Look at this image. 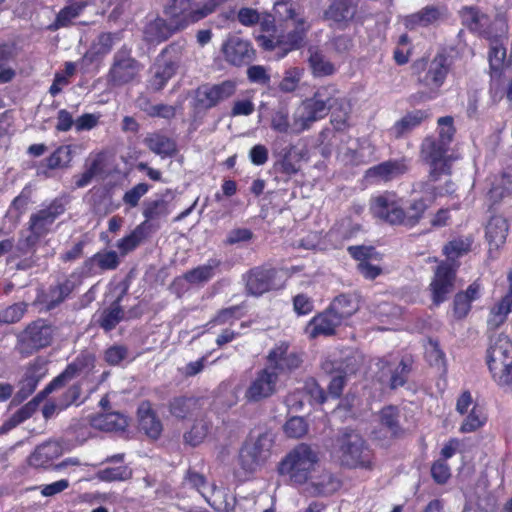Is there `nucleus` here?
<instances>
[{
    "label": "nucleus",
    "mask_w": 512,
    "mask_h": 512,
    "mask_svg": "<svg viewBox=\"0 0 512 512\" xmlns=\"http://www.w3.org/2000/svg\"><path fill=\"white\" fill-rule=\"evenodd\" d=\"M274 11L275 15L266 13L261 17L256 9L242 7L237 19L246 27L259 24L260 34L256 37L258 45L264 51L277 50L278 58H284L305 46L311 23L292 0L277 1Z\"/></svg>",
    "instance_id": "f257e3e1"
},
{
    "label": "nucleus",
    "mask_w": 512,
    "mask_h": 512,
    "mask_svg": "<svg viewBox=\"0 0 512 512\" xmlns=\"http://www.w3.org/2000/svg\"><path fill=\"white\" fill-rule=\"evenodd\" d=\"M438 195L442 196L443 193L434 191L432 199L415 198L410 201L409 206L405 209L402 197L395 191H384L371 197L369 210L373 218L385 224L412 229L424 219L433 199Z\"/></svg>",
    "instance_id": "f03ea898"
},
{
    "label": "nucleus",
    "mask_w": 512,
    "mask_h": 512,
    "mask_svg": "<svg viewBox=\"0 0 512 512\" xmlns=\"http://www.w3.org/2000/svg\"><path fill=\"white\" fill-rule=\"evenodd\" d=\"M456 128L452 116H443L437 120V134L427 135L419 147V157L429 166V180L436 182L441 176L452 174L455 157L450 154Z\"/></svg>",
    "instance_id": "7ed1b4c3"
},
{
    "label": "nucleus",
    "mask_w": 512,
    "mask_h": 512,
    "mask_svg": "<svg viewBox=\"0 0 512 512\" xmlns=\"http://www.w3.org/2000/svg\"><path fill=\"white\" fill-rule=\"evenodd\" d=\"M453 68L454 58L446 49L438 51L431 60L416 59L411 65V74L423 90L412 94L410 103L436 99Z\"/></svg>",
    "instance_id": "20e7f679"
},
{
    "label": "nucleus",
    "mask_w": 512,
    "mask_h": 512,
    "mask_svg": "<svg viewBox=\"0 0 512 512\" xmlns=\"http://www.w3.org/2000/svg\"><path fill=\"white\" fill-rule=\"evenodd\" d=\"M342 100L336 84L319 86L311 97L302 101L300 108L295 112L293 132L300 134L309 130L315 122L324 119L331 109L341 105Z\"/></svg>",
    "instance_id": "39448f33"
},
{
    "label": "nucleus",
    "mask_w": 512,
    "mask_h": 512,
    "mask_svg": "<svg viewBox=\"0 0 512 512\" xmlns=\"http://www.w3.org/2000/svg\"><path fill=\"white\" fill-rule=\"evenodd\" d=\"M318 452L307 443H298L278 462L277 473L293 487H302L312 480L319 464Z\"/></svg>",
    "instance_id": "423d86ee"
},
{
    "label": "nucleus",
    "mask_w": 512,
    "mask_h": 512,
    "mask_svg": "<svg viewBox=\"0 0 512 512\" xmlns=\"http://www.w3.org/2000/svg\"><path fill=\"white\" fill-rule=\"evenodd\" d=\"M289 277L287 268L263 263L247 270L242 275V281L246 295L261 297L266 293L282 290Z\"/></svg>",
    "instance_id": "0eeeda50"
},
{
    "label": "nucleus",
    "mask_w": 512,
    "mask_h": 512,
    "mask_svg": "<svg viewBox=\"0 0 512 512\" xmlns=\"http://www.w3.org/2000/svg\"><path fill=\"white\" fill-rule=\"evenodd\" d=\"M67 204L68 200L65 197H56L48 205L31 214L28 221L29 235L25 238L27 247H35L51 232L54 222L66 212Z\"/></svg>",
    "instance_id": "6e6552de"
},
{
    "label": "nucleus",
    "mask_w": 512,
    "mask_h": 512,
    "mask_svg": "<svg viewBox=\"0 0 512 512\" xmlns=\"http://www.w3.org/2000/svg\"><path fill=\"white\" fill-rule=\"evenodd\" d=\"M54 326L46 319L38 318L29 323L18 335L16 350L26 358L49 347L54 338Z\"/></svg>",
    "instance_id": "1a4fd4ad"
},
{
    "label": "nucleus",
    "mask_w": 512,
    "mask_h": 512,
    "mask_svg": "<svg viewBox=\"0 0 512 512\" xmlns=\"http://www.w3.org/2000/svg\"><path fill=\"white\" fill-rule=\"evenodd\" d=\"M339 457L343 466L349 468H373V453L365 440L354 431H345L338 438Z\"/></svg>",
    "instance_id": "9d476101"
},
{
    "label": "nucleus",
    "mask_w": 512,
    "mask_h": 512,
    "mask_svg": "<svg viewBox=\"0 0 512 512\" xmlns=\"http://www.w3.org/2000/svg\"><path fill=\"white\" fill-rule=\"evenodd\" d=\"M142 64L132 55V48L122 45L113 55L107 72V82L111 87H123L138 80Z\"/></svg>",
    "instance_id": "9b49d317"
},
{
    "label": "nucleus",
    "mask_w": 512,
    "mask_h": 512,
    "mask_svg": "<svg viewBox=\"0 0 512 512\" xmlns=\"http://www.w3.org/2000/svg\"><path fill=\"white\" fill-rule=\"evenodd\" d=\"M329 3L324 9L322 19L332 29L345 30L353 24L362 25L366 16L361 0H328Z\"/></svg>",
    "instance_id": "f8f14e48"
},
{
    "label": "nucleus",
    "mask_w": 512,
    "mask_h": 512,
    "mask_svg": "<svg viewBox=\"0 0 512 512\" xmlns=\"http://www.w3.org/2000/svg\"><path fill=\"white\" fill-rule=\"evenodd\" d=\"M273 444V439L267 433H261L256 438L248 437L239 450L240 468L245 473L256 472L271 457Z\"/></svg>",
    "instance_id": "ddd939ff"
},
{
    "label": "nucleus",
    "mask_w": 512,
    "mask_h": 512,
    "mask_svg": "<svg viewBox=\"0 0 512 512\" xmlns=\"http://www.w3.org/2000/svg\"><path fill=\"white\" fill-rule=\"evenodd\" d=\"M196 1L170 0L164 8V14L171 23L176 24V29L183 31L213 13L207 0L200 4Z\"/></svg>",
    "instance_id": "4468645a"
},
{
    "label": "nucleus",
    "mask_w": 512,
    "mask_h": 512,
    "mask_svg": "<svg viewBox=\"0 0 512 512\" xmlns=\"http://www.w3.org/2000/svg\"><path fill=\"white\" fill-rule=\"evenodd\" d=\"M183 55V45L173 42L166 46L156 59L154 72L149 79V87L154 91L162 90L175 75Z\"/></svg>",
    "instance_id": "2eb2a0df"
},
{
    "label": "nucleus",
    "mask_w": 512,
    "mask_h": 512,
    "mask_svg": "<svg viewBox=\"0 0 512 512\" xmlns=\"http://www.w3.org/2000/svg\"><path fill=\"white\" fill-rule=\"evenodd\" d=\"M48 365L49 360L46 357L37 356L22 368V374L16 383L13 404L23 403L36 391L39 383L48 375Z\"/></svg>",
    "instance_id": "dca6fc26"
},
{
    "label": "nucleus",
    "mask_w": 512,
    "mask_h": 512,
    "mask_svg": "<svg viewBox=\"0 0 512 512\" xmlns=\"http://www.w3.org/2000/svg\"><path fill=\"white\" fill-rule=\"evenodd\" d=\"M96 358L92 353L82 351L68 363L65 369L54 377L40 392L46 398L52 392L61 389L81 374H89L95 367Z\"/></svg>",
    "instance_id": "f3484780"
},
{
    "label": "nucleus",
    "mask_w": 512,
    "mask_h": 512,
    "mask_svg": "<svg viewBox=\"0 0 512 512\" xmlns=\"http://www.w3.org/2000/svg\"><path fill=\"white\" fill-rule=\"evenodd\" d=\"M303 359L298 352L289 351V343L281 341L276 344L266 356L265 369L275 373L279 380L280 375H288L300 368Z\"/></svg>",
    "instance_id": "a211bd4d"
},
{
    "label": "nucleus",
    "mask_w": 512,
    "mask_h": 512,
    "mask_svg": "<svg viewBox=\"0 0 512 512\" xmlns=\"http://www.w3.org/2000/svg\"><path fill=\"white\" fill-rule=\"evenodd\" d=\"M457 271L458 269L444 261H441L437 265L433 279L429 285L434 305L438 306L447 300L448 295L454 289Z\"/></svg>",
    "instance_id": "6ab92c4d"
},
{
    "label": "nucleus",
    "mask_w": 512,
    "mask_h": 512,
    "mask_svg": "<svg viewBox=\"0 0 512 512\" xmlns=\"http://www.w3.org/2000/svg\"><path fill=\"white\" fill-rule=\"evenodd\" d=\"M278 381L275 373H270V370H258L245 390V400L249 403H259L272 397L277 392Z\"/></svg>",
    "instance_id": "aec40b11"
},
{
    "label": "nucleus",
    "mask_w": 512,
    "mask_h": 512,
    "mask_svg": "<svg viewBox=\"0 0 512 512\" xmlns=\"http://www.w3.org/2000/svg\"><path fill=\"white\" fill-rule=\"evenodd\" d=\"M449 18V9L446 4L426 5L415 13L404 17V25L409 30L418 27L427 28L430 26H439Z\"/></svg>",
    "instance_id": "412c9836"
},
{
    "label": "nucleus",
    "mask_w": 512,
    "mask_h": 512,
    "mask_svg": "<svg viewBox=\"0 0 512 512\" xmlns=\"http://www.w3.org/2000/svg\"><path fill=\"white\" fill-rule=\"evenodd\" d=\"M225 60L234 66L250 63L255 57V50L250 41L236 35H230L222 45Z\"/></svg>",
    "instance_id": "4be33fe9"
},
{
    "label": "nucleus",
    "mask_w": 512,
    "mask_h": 512,
    "mask_svg": "<svg viewBox=\"0 0 512 512\" xmlns=\"http://www.w3.org/2000/svg\"><path fill=\"white\" fill-rule=\"evenodd\" d=\"M342 323L328 308L315 314L306 324L304 333L310 340L330 337L336 334Z\"/></svg>",
    "instance_id": "5701e85b"
},
{
    "label": "nucleus",
    "mask_w": 512,
    "mask_h": 512,
    "mask_svg": "<svg viewBox=\"0 0 512 512\" xmlns=\"http://www.w3.org/2000/svg\"><path fill=\"white\" fill-rule=\"evenodd\" d=\"M80 285L81 281L75 273L50 285L43 300L46 309L50 311L58 308Z\"/></svg>",
    "instance_id": "b1692460"
},
{
    "label": "nucleus",
    "mask_w": 512,
    "mask_h": 512,
    "mask_svg": "<svg viewBox=\"0 0 512 512\" xmlns=\"http://www.w3.org/2000/svg\"><path fill=\"white\" fill-rule=\"evenodd\" d=\"M409 168V159L406 157L389 159L370 167L366 171V178L389 182L406 174L409 171Z\"/></svg>",
    "instance_id": "393cba45"
},
{
    "label": "nucleus",
    "mask_w": 512,
    "mask_h": 512,
    "mask_svg": "<svg viewBox=\"0 0 512 512\" xmlns=\"http://www.w3.org/2000/svg\"><path fill=\"white\" fill-rule=\"evenodd\" d=\"M512 362V343L506 339H497L489 346L486 353V363L494 379Z\"/></svg>",
    "instance_id": "a878e982"
},
{
    "label": "nucleus",
    "mask_w": 512,
    "mask_h": 512,
    "mask_svg": "<svg viewBox=\"0 0 512 512\" xmlns=\"http://www.w3.org/2000/svg\"><path fill=\"white\" fill-rule=\"evenodd\" d=\"M511 313L512 279L505 294L490 305L486 319L487 329L492 332L499 330L507 322Z\"/></svg>",
    "instance_id": "bb28decb"
},
{
    "label": "nucleus",
    "mask_w": 512,
    "mask_h": 512,
    "mask_svg": "<svg viewBox=\"0 0 512 512\" xmlns=\"http://www.w3.org/2000/svg\"><path fill=\"white\" fill-rule=\"evenodd\" d=\"M483 294V286L479 279L473 281L464 291H459L453 299V317L456 320L465 319L472 309V303L479 300Z\"/></svg>",
    "instance_id": "cd10ccee"
},
{
    "label": "nucleus",
    "mask_w": 512,
    "mask_h": 512,
    "mask_svg": "<svg viewBox=\"0 0 512 512\" xmlns=\"http://www.w3.org/2000/svg\"><path fill=\"white\" fill-rule=\"evenodd\" d=\"M138 426L149 438L157 440L163 431V424L149 400L142 401L137 408Z\"/></svg>",
    "instance_id": "c85d7f7f"
},
{
    "label": "nucleus",
    "mask_w": 512,
    "mask_h": 512,
    "mask_svg": "<svg viewBox=\"0 0 512 512\" xmlns=\"http://www.w3.org/2000/svg\"><path fill=\"white\" fill-rule=\"evenodd\" d=\"M430 116L431 113L429 109H414L407 111L392 125L390 132L395 139H402L420 127L423 122L430 118Z\"/></svg>",
    "instance_id": "c756f323"
},
{
    "label": "nucleus",
    "mask_w": 512,
    "mask_h": 512,
    "mask_svg": "<svg viewBox=\"0 0 512 512\" xmlns=\"http://www.w3.org/2000/svg\"><path fill=\"white\" fill-rule=\"evenodd\" d=\"M474 238L471 235H458L451 238L442 248V254L446 257L445 263L459 269V259L467 256L472 251Z\"/></svg>",
    "instance_id": "7c9ffc66"
},
{
    "label": "nucleus",
    "mask_w": 512,
    "mask_h": 512,
    "mask_svg": "<svg viewBox=\"0 0 512 512\" xmlns=\"http://www.w3.org/2000/svg\"><path fill=\"white\" fill-rule=\"evenodd\" d=\"M119 265V257L113 250H103L88 257L82 264L83 273L88 276L101 274L104 271L115 270Z\"/></svg>",
    "instance_id": "2f4dec72"
},
{
    "label": "nucleus",
    "mask_w": 512,
    "mask_h": 512,
    "mask_svg": "<svg viewBox=\"0 0 512 512\" xmlns=\"http://www.w3.org/2000/svg\"><path fill=\"white\" fill-rule=\"evenodd\" d=\"M305 485L311 496L318 497L334 494L341 488L342 482L332 472L324 469L316 476L313 474L312 480Z\"/></svg>",
    "instance_id": "473e14b6"
},
{
    "label": "nucleus",
    "mask_w": 512,
    "mask_h": 512,
    "mask_svg": "<svg viewBox=\"0 0 512 512\" xmlns=\"http://www.w3.org/2000/svg\"><path fill=\"white\" fill-rule=\"evenodd\" d=\"M221 264V260L210 258L206 264L192 268L186 271L182 276L176 277L173 281V285H178L182 281H186L191 285H203L215 276V270L218 269Z\"/></svg>",
    "instance_id": "72a5a7b5"
},
{
    "label": "nucleus",
    "mask_w": 512,
    "mask_h": 512,
    "mask_svg": "<svg viewBox=\"0 0 512 512\" xmlns=\"http://www.w3.org/2000/svg\"><path fill=\"white\" fill-rule=\"evenodd\" d=\"M170 214L169 202L163 198L145 200L143 203L142 215L146 223L145 226L152 233L156 232L160 225L156 223V220L166 218Z\"/></svg>",
    "instance_id": "f704fd0d"
},
{
    "label": "nucleus",
    "mask_w": 512,
    "mask_h": 512,
    "mask_svg": "<svg viewBox=\"0 0 512 512\" xmlns=\"http://www.w3.org/2000/svg\"><path fill=\"white\" fill-rule=\"evenodd\" d=\"M45 399L41 392H38L30 401L15 411L9 419L0 426V435L5 434L31 418L38 410L40 403Z\"/></svg>",
    "instance_id": "c9c22d12"
},
{
    "label": "nucleus",
    "mask_w": 512,
    "mask_h": 512,
    "mask_svg": "<svg viewBox=\"0 0 512 512\" xmlns=\"http://www.w3.org/2000/svg\"><path fill=\"white\" fill-rule=\"evenodd\" d=\"M45 399L41 392H38L30 401L15 411L9 419L0 426V435L5 434L31 418L38 410L40 403Z\"/></svg>",
    "instance_id": "e433bc0d"
},
{
    "label": "nucleus",
    "mask_w": 512,
    "mask_h": 512,
    "mask_svg": "<svg viewBox=\"0 0 512 512\" xmlns=\"http://www.w3.org/2000/svg\"><path fill=\"white\" fill-rule=\"evenodd\" d=\"M170 415L179 420L192 418L199 410V399L194 396L179 395L171 398L167 404Z\"/></svg>",
    "instance_id": "4c0bfd02"
},
{
    "label": "nucleus",
    "mask_w": 512,
    "mask_h": 512,
    "mask_svg": "<svg viewBox=\"0 0 512 512\" xmlns=\"http://www.w3.org/2000/svg\"><path fill=\"white\" fill-rule=\"evenodd\" d=\"M321 368L325 373L332 375L328 385V394L334 399L340 398L347 382V373L342 368V363L327 359L322 362Z\"/></svg>",
    "instance_id": "58836bf2"
},
{
    "label": "nucleus",
    "mask_w": 512,
    "mask_h": 512,
    "mask_svg": "<svg viewBox=\"0 0 512 512\" xmlns=\"http://www.w3.org/2000/svg\"><path fill=\"white\" fill-rule=\"evenodd\" d=\"M61 455L60 446L48 441L38 445L28 457V464L34 468H49L53 461Z\"/></svg>",
    "instance_id": "ea45409f"
},
{
    "label": "nucleus",
    "mask_w": 512,
    "mask_h": 512,
    "mask_svg": "<svg viewBox=\"0 0 512 512\" xmlns=\"http://www.w3.org/2000/svg\"><path fill=\"white\" fill-rule=\"evenodd\" d=\"M143 143L151 152L162 158L173 157L178 151L176 141L161 132L148 133Z\"/></svg>",
    "instance_id": "a19ab883"
},
{
    "label": "nucleus",
    "mask_w": 512,
    "mask_h": 512,
    "mask_svg": "<svg viewBox=\"0 0 512 512\" xmlns=\"http://www.w3.org/2000/svg\"><path fill=\"white\" fill-rule=\"evenodd\" d=\"M327 308L342 323L358 311L359 302L353 294L342 293L336 296Z\"/></svg>",
    "instance_id": "79ce46f5"
},
{
    "label": "nucleus",
    "mask_w": 512,
    "mask_h": 512,
    "mask_svg": "<svg viewBox=\"0 0 512 512\" xmlns=\"http://www.w3.org/2000/svg\"><path fill=\"white\" fill-rule=\"evenodd\" d=\"M72 159L73 155L71 146L60 145L46 158L45 169L39 172V174L48 178L51 176L50 171L70 167Z\"/></svg>",
    "instance_id": "37998d69"
},
{
    "label": "nucleus",
    "mask_w": 512,
    "mask_h": 512,
    "mask_svg": "<svg viewBox=\"0 0 512 512\" xmlns=\"http://www.w3.org/2000/svg\"><path fill=\"white\" fill-rule=\"evenodd\" d=\"M91 425L103 431H124L128 426V419L119 412H106L94 416Z\"/></svg>",
    "instance_id": "c03bdc74"
},
{
    "label": "nucleus",
    "mask_w": 512,
    "mask_h": 512,
    "mask_svg": "<svg viewBox=\"0 0 512 512\" xmlns=\"http://www.w3.org/2000/svg\"><path fill=\"white\" fill-rule=\"evenodd\" d=\"M462 25L471 33L479 35L483 27L488 23L489 16L476 6H464L459 11Z\"/></svg>",
    "instance_id": "a18cd8bd"
},
{
    "label": "nucleus",
    "mask_w": 512,
    "mask_h": 512,
    "mask_svg": "<svg viewBox=\"0 0 512 512\" xmlns=\"http://www.w3.org/2000/svg\"><path fill=\"white\" fill-rule=\"evenodd\" d=\"M68 3L56 15L51 27L59 29L71 25L72 20L77 18L88 6L87 0H66Z\"/></svg>",
    "instance_id": "49530a36"
},
{
    "label": "nucleus",
    "mask_w": 512,
    "mask_h": 512,
    "mask_svg": "<svg viewBox=\"0 0 512 512\" xmlns=\"http://www.w3.org/2000/svg\"><path fill=\"white\" fill-rule=\"evenodd\" d=\"M308 66L317 78L332 76L336 72L335 65L319 49L309 51Z\"/></svg>",
    "instance_id": "de8ad7c7"
},
{
    "label": "nucleus",
    "mask_w": 512,
    "mask_h": 512,
    "mask_svg": "<svg viewBox=\"0 0 512 512\" xmlns=\"http://www.w3.org/2000/svg\"><path fill=\"white\" fill-rule=\"evenodd\" d=\"M246 308V302H242L240 304L218 310L215 316L205 324L206 331H209L217 325H224L241 319L246 313Z\"/></svg>",
    "instance_id": "09e8293b"
},
{
    "label": "nucleus",
    "mask_w": 512,
    "mask_h": 512,
    "mask_svg": "<svg viewBox=\"0 0 512 512\" xmlns=\"http://www.w3.org/2000/svg\"><path fill=\"white\" fill-rule=\"evenodd\" d=\"M121 298L118 297L108 308L100 313L97 324L104 331L109 332L116 328L124 317V310L120 305Z\"/></svg>",
    "instance_id": "8fccbe9b"
},
{
    "label": "nucleus",
    "mask_w": 512,
    "mask_h": 512,
    "mask_svg": "<svg viewBox=\"0 0 512 512\" xmlns=\"http://www.w3.org/2000/svg\"><path fill=\"white\" fill-rule=\"evenodd\" d=\"M182 31L181 29H176V24L171 23V21L163 18H157L147 27V34L151 41H155L157 43H161L169 39L172 35L177 32Z\"/></svg>",
    "instance_id": "3c124183"
},
{
    "label": "nucleus",
    "mask_w": 512,
    "mask_h": 512,
    "mask_svg": "<svg viewBox=\"0 0 512 512\" xmlns=\"http://www.w3.org/2000/svg\"><path fill=\"white\" fill-rule=\"evenodd\" d=\"M508 230L509 225L506 219L501 216H493L486 226V238L490 244L498 247L505 243Z\"/></svg>",
    "instance_id": "603ef678"
},
{
    "label": "nucleus",
    "mask_w": 512,
    "mask_h": 512,
    "mask_svg": "<svg viewBox=\"0 0 512 512\" xmlns=\"http://www.w3.org/2000/svg\"><path fill=\"white\" fill-rule=\"evenodd\" d=\"M145 226L146 223L138 224L134 230L119 240L118 248L124 254L134 251L144 240L151 236L152 232Z\"/></svg>",
    "instance_id": "864d4df0"
},
{
    "label": "nucleus",
    "mask_w": 512,
    "mask_h": 512,
    "mask_svg": "<svg viewBox=\"0 0 512 512\" xmlns=\"http://www.w3.org/2000/svg\"><path fill=\"white\" fill-rule=\"evenodd\" d=\"M379 420L381 426L390 432L391 437L398 438L403 433L399 423V409L396 406L383 407L379 412Z\"/></svg>",
    "instance_id": "5fc2aeb1"
},
{
    "label": "nucleus",
    "mask_w": 512,
    "mask_h": 512,
    "mask_svg": "<svg viewBox=\"0 0 512 512\" xmlns=\"http://www.w3.org/2000/svg\"><path fill=\"white\" fill-rule=\"evenodd\" d=\"M506 47L504 42L490 44L488 52L489 69L492 78L502 75L505 66Z\"/></svg>",
    "instance_id": "6e6d98bb"
},
{
    "label": "nucleus",
    "mask_w": 512,
    "mask_h": 512,
    "mask_svg": "<svg viewBox=\"0 0 512 512\" xmlns=\"http://www.w3.org/2000/svg\"><path fill=\"white\" fill-rule=\"evenodd\" d=\"M478 36L487 39L490 44L504 42L507 39V25L501 20H492L489 17L488 23Z\"/></svg>",
    "instance_id": "4d7b16f0"
},
{
    "label": "nucleus",
    "mask_w": 512,
    "mask_h": 512,
    "mask_svg": "<svg viewBox=\"0 0 512 512\" xmlns=\"http://www.w3.org/2000/svg\"><path fill=\"white\" fill-rule=\"evenodd\" d=\"M413 359L411 356H404L400 360L398 366L392 371L389 387L391 389H397L404 386L409 378V374L412 371Z\"/></svg>",
    "instance_id": "13d9d810"
},
{
    "label": "nucleus",
    "mask_w": 512,
    "mask_h": 512,
    "mask_svg": "<svg viewBox=\"0 0 512 512\" xmlns=\"http://www.w3.org/2000/svg\"><path fill=\"white\" fill-rule=\"evenodd\" d=\"M133 472L127 465L105 467L96 472V478L103 482H121L132 478Z\"/></svg>",
    "instance_id": "bf43d9fd"
},
{
    "label": "nucleus",
    "mask_w": 512,
    "mask_h": 512,
    "mask_svg": "<svg viewBox=\"0 0 512 512\" xmlns=\"http://www.w3.org/2000/svg\"><path fill=\"white\" fill-rule=\"evenodd\" d=\"M195 108L211 109L218 105L214 90L211 84H203L195 90Z\"/></svg>",
    "instance_id": "052dcab7"
},
{
    "label": "nucleus",
    "mask_w": 512,
    "mask_h": 512,
    "mask_svg": "<svg viewBox=\"0 0 512 512\" xmlns=\"http://www.w3.org/2000/svg\"><path fill=\"white\" fill-rule=\"evenodd\" d=\"M489 197L493 202H499L504 197L512 194V174L503 172L499 183L492 186L489 190Z\"/></svg>",
    "instance_id": "680f3d73"
},
{
    "label": "nucleus",
    "mask_w": 512,
    "mask_h": 512,
    "mask_svg": "<svg viewBox=\"0 0 512 512\" xmlns=\"http://www.w3.org/2000/svg\"><path fill=\"white\" fill-rule=\"evenodd\" d=\"M486 423V416L483 414L481 408L474 405L470 413L466 416L460 426V432L470 433L478 430Z\"/></svg>",
    "instance_id": "e2e57ef3"
},
{
    "label": "nucleus",
    "mask_w": 512,
    "mask_h": 512,
    "mask_svg": "<svg viewBox=\"0 0 512 512\" xmlns=\"http://www.w3.org/2000/svg\"><path fill=\"white\" fill-rule=\"evenodd\" d=\"M283 430L287 437L299 439L307 434L308 423L303 417L293 416L285 422Z\"/></svg>",
    "instance_id": "0e129e2a"
},
{
    "label": "nucleus",
    "mask_w": 512,
    "mask_h": 512,
    "mask_svg": "<svg viewBox=\"0 0 512 512\" xmlns=\"http://www.w3.org/2000/svg\"><path fill=\"white\" fill-rule=\"evenodd\" d=\"M430 475L436 484L445 485L452 476L451 467L447 462L436 459L431 464Z\"/></svg>",
    "instance_id": "69168bd1"
},
{
    "label": "nucleus",
    "mask_w": 512,
    "mask_h": 512,
    "mask_svg": "<svg viewBox=\"0 0 512 512\" xmlns=\"http://www.w3.org/2000/svg\"><path fill=\"white\" fill-rule=\"evenodd\" d=\"M293 123L289 122V111L287 108L282 107L276 110L271 118V128L278 133H293Z\"/></svg>",
    "instance_id": "338daca9"
},
{
    "label": "nucleus",
    "mask_w": 512,
    "mask_h": 512,
    "mask_svg": "<svg viewBox=\"0 0 512 512\" xmlns=\"http://www.w3.org/2000/svg\"><path fill=\"white\" fill-rule=\"evenodd\" d=\"M209 432V426L203 420L196 421L191 429L184 434L185 442L191 446H197L203 442Z\"/></svg>",
    "instance_id": "774afa93"
}]
</instances>
